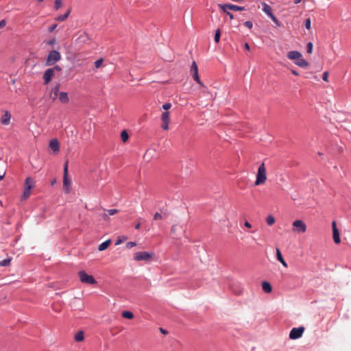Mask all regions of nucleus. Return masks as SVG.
<instances>
[{
    "label": "nucleus",
    "mask_w": 351,
    "mask_h": 351,
    "mask_svg": "<svg viewBox=\"0 0 351 351\" xmlns=\"http://www.w3.org/2000/svg\"><path fill=\"white\" fill-rule=\"evenodd\" d=\"M267 180V173L265 163L263 162L258 169L255 185L263 184Z\"/></svg>",
    "instance_id": "obj_1"
},
{
    "label": "nucleus",
    "mask_w": 351,
    "mask_h": 351,
    "mask_svg": "<svg viewBox=\"0 0 351 351\" xmlns=\"http://www.w3.org/2000/svg\"><path fill=\"white\" fill-rule=\"evenodd\" d=\"M154 256L152 252H138L134 254V259L136 261L149 262Z\"/></svg>",
    "instance_id": "obj_2"
},
{
    "label": "nucleus",
    "mask_w": 351,
    "mask_h": 351,
    "mask_svg": "<svg viewBox=\"0 0 351 351\" xmlns=\"http://www.w3.org/2000/svg\"><path fill=\"white\" fill-rule=\"evenodd\" d=\"M71 181L68 176V161L64 165L63 189L66 193L71 191Z\"/></svg>",
    "instance_id": "obj_3"
},
{
    "label": "nucleus",
    "mask_w": 351,
    "mask_h": 351,
    "mask_svg": "<svg viewBox=\"0 0 351 351\" xmlns=\"http://www.w3.org/2000/svg\"><path fill=\"white\" fill-rule=\"evenodd\" d=\"M61 59L60 53L56 50L51 51L47 58L46 65L51 66Z\"/></svg>",
    "instance_id": "obj_4"
},
{
    "label": "nucleus",
    "mask_w": 351,
    "mask_h": 351,
    "mask_svg": "<svg viewBox=\"0 0 351 351\" xmlns=\"http://www.w3.org/2000/svg\"><path fill=\"white\" fill-rule=\"evenodd\" d=\"M263 11L272 20V21L278 27L281 25L278 19L272 13L271 8L265 2H262Z\"/></svg>",
    "instance_id": "obj_5"
},
{
    "label": "nucleus",
    "mask_w": 351,
    "mask_h": 351,
    "mask_svg": "<svg viewBox=\"0 0 351 351\" xmlns=\"http://www.w3.org/2000/svg\"><path fill=\"white\" fill-rule=\"evenodd\" d=\"M292 226H293L292 230L294 232L302 234L306 231V228H307L306 225L305 224V223L303 221H302L300 219L294 221L292 223Z\"/></svg>",
    "instance_id": "obj_6"
},
{
    "label": "nucleus",
    "mask_w": 351,
    "mask_h": 351,
    "mask_svg": "<svg viewBox=\"0 0 351 351\" xmlns=\"http://www.w3.org/2000/svg\"><path fill=\"white\" fill-rule=\"evenodd\" d=\"M78 274H79V278L80 279V281L83 283L88 284V285H94L97 282L93 276L88 275L84 271H79Z\"/></svg>",
    "instance_id": "obj_7"
},
{
    "label": "nucleus",
    "mask_w": 351,
    "mask_h": 351,
    "mask_svg": "<svg viewBox=\"0 0 351 351\" xmlns=\"http://www.w3.org/2000/svg\"><path fill=\"white\" fill-rule=\"evenodd\" d=\"M304 331V328L303 326L293 328L290 331L289 338L291 339H297L302 336Z\"/></svg>",
    "instance_id": "obj_8"
},
{
    "label": "nucleus",
    "mask_w": 351,
    "mask_h": 351,
    "mask_svg": "<svg viewBox=\"0 0 351 351\" xmlns=\"http://www.w3.org/2000/svg\"><path fill=\"white\" fill-rule=\"evenodd\" d=\"M191 73L194 80H195L199 84H202V82L198 75L197 65L195 61L192 62L191 67Z\"/></svg>",
    "instance_id": "obj_9"
},
{
    "label": "nucleus",
    "mask_w": 351,
    "mask_h": 351,
    "mask_svg": "<svg viewBox=\"0 0 351 351\" xmlns=\"http://www.w3.org/2000/svg\"><path fill=\"white\" fill-rule=\"evenodd\" d=\"M161 120L162 121V123L161 125L162 128L165 130H168L169 129V123L170 121L169 112H162V114L161 115Z\"/></svg>",
    "instance_id": "obj_10"
},
{
    "label": "nucleus",
    "mask_w": 351,
    "mask_h": 351,
    "mask_svg": "<svg viewBox=\"0 0 351 351\" xmlns=\"http://www.w3.org/2000/svg\"><path fill=\"white\" fill-rule=\"evenodd\" d=\"M332 237L334 242L335 243H339L341 242L339 232L337 228L336 222L332 221Z\"/></svg>",
    "instance_id": "obj_11"
},
{
    "label": "nucleus",
    "mask_w": 351,
    "mask_h": 351,
    "mask_svg": "<svg viewBox=\"0 0 351 351\" xmlns=\"http://www.w3.org/2000/svg\"><path fill=\"white\" fill-rule=\"evenodd\" d=\"M90 40V37L88 34L85 32H83L80 34L78 36L76 42L80 45H84L87 43Z\"/></svg>",
    "instance_id": "obj_12"
},
{
    "label": "nucleus",
    "mask_w": 351,
    "mask_h": 351,
    "mask_svg": "<svg viewBox=\"0 0 351 351\" xmlns=\"http://www.w3.org/2000/svg\"><path fill=\"white\" fill-rule=\"evenodd\" d=\"M53 75L54 73L53 71V69L50 68L47 69L43 74L44 84H47L51 80V78L53 76Z\"/></svg>",
    "instance_id": "obj_13"
},
{
    "label": "nucleus",
    "mask_w": 351,
    "mask_h": 351,
    "mask_svg": "<svg viewBox=\"0 0 351 351\" xmlns=\"http://www.w3.org/2000/svg\"><path fill=\"white\" fill-rule=\"evenodd\" d=\"M302 57L301 53L298 51H291L287 53V58L290 60L297 61Z\"/></svg>",
    "instance_id": "obj_14"
},
{
    "label": "nucleus",
    "mask_w": 351,
    "mask_h": 351,
    "mask_svg": "<svg viewBox=\"0 0 351 351\" xmlns=\"http://www.w3.org/2000/svg\"><path fill=\"white\" fill-rule=\"evenodd\" d=\"M60 84H57L51 90V93H50V97L53 99V100H55L58 98L59 94H60Z\"/></svg>",
    "instance_id": "obj_15"
},
{
    "label": "nucleus",
    "mask_w": 351,
    "mask_h": 351,
    "mask_svg": "<svg viewBox=\"0 0 351 351\" xmlns=\"http://www.w3.org/2000/svg\"><path fill=\"white\" fill-rule=\"evenodd\" d=\"M49 147L54 153H58L60 150L59 142L57 139H52L49 142Z\"/></svg>",
    "instance_id": "obj_16"
},
{
    "label": "nucleus",
    "mask_w": 351,
    "mask_h": 351,
    "mask_svg": "<svg viewBox=\"0 0 351 351\" xmlns=\"http://www.w3.org/2000/svg\"><path fill=\"white\" fill-rule=\"evenodd\" d=\"M58 97L59 101L62 104H66L69 101L68 93L66 92H60Z\"/></svg>",
    "instance_id": "obj_17"
},
{
    "label": "nucleus",
    "mask_w": 351,
    "mask_h": 351,
    "mask_svg": "<svg viewBox=\"0 0 351 351\" xmlns=\"http://www.w3.org/2000/svg\"><path fill=\"white\" fill-rule=\"evenodd\" d=\"M11 114L8 111H5L4 114L1 118V123L3 125H8L10 123Z\"/></svg>",
    "instance_id": "obj_18"
},
{
    "label": "nucleus",
    "mask_w": 351,
    "mask_h": 351,
    "mask_svg": "<svg viewBox=\"0 0 351 351\" xmlns=\"http://www.w3.org/2000/svg\"><path fill=\"white\" fill-rule=\"evenodd\" d=\"M218 7L223 12H229L228 10H232L233 4L230 3H225V4H219Z\"/></svg>",
    "instance_id": "obj_19"
},
{
    "label": "nucleus",
    "mask_w": 351,
    "mask_h": 351,
    "mask_svg": "<svg viewBox=\"0 0 351 351\" xmlns=\"http://www.w3.org/2000/svg\"><path fill=\"white\" fill-rule=\"evenodd\" d=\"M295 64L302 68H306L308 66V62L302 57L300 58L298 60L295 61Z\"/></svg>",
    "instance_id": "obj_20"
},
{
    "label": "nucleus",
    "mask_w": 351,
    "mask_h": 351,
    "mask_svg": "<svg viewBox=\"0 0 351 351\" xmlns=\"http://www.w3.org/2000/svg\"><path fill=\"white\" fill-rule=\"evenodd\" d=\"M276 258H277L278 261H280L285 267H288L287 263L284 260V258L282 256V254L278 248L276 249Z\"/></svg>",
    "instance_id": "obj_21"
},
{
    "label": "nucleus",
    "mask_w": 351,
    "mask_h": 351,
    "mask_svg": "<svg viewBox=\"0 0 351 351\" xmlns=\"http://www.w3.org/2000/svg\"><path fill=\"white\" fill-rule=\"evenodd\" d=\"M262 288L265 293H271L272 291L271 284L266 281L262 283Z\"/></svg>",
    "instance_id": "obj_22"
},
{
    "label": "nucleus",
    "mask_w": 351,
    "mask_h": 351,
    "mask_svg": "<svg viewBox=\"0 0 351 351\" xmlns=\"http://www.w3.org/2000/svg\"><path fill=\"white\" fill-rule=\"evenodd\" d=\"M110 243V240H107V241H104L103 243H101L99 245L98 250L99 251H104V250H105L106 249L108 248V247L109 246Z\"/></svg>",
    "instance_id": "obj_23"
},
{
    "label": "nucleus",
    "mask_w": 351,
    "mask_h": 351,
    "mask_svg": "<svg viewBox=\"0 0 351 351\" xmlns=\"http://www.w3.org/2000/svg\"><path fill=\"white\" fill-rule=\"evenodd\" d=\"M31 189L32 186L25 187L23 195L21 196L22 199H26L29 197Z\"/></svg>",
    "instance_id": "obj_24"
},
{
    "label": "nucleus",
    "mask_w": 351,
    "mask_h": 351,
    "mask_svg": "<svg viewBox=\"0 0 351 351\" xmlns=\"http://www.w3.org/2000/svg\"><path fill=\"white\" fill-rule=\"evenodd\" d=\"M75 340L77 342L82 341L84 340V332L83 331H79L75 335Z\"/></svg>",
    "instance_id": "obj_25"
},
{
    "label": "nucleus",
    "mask_w": 351,
    "mask_h": 351,
    "mask_svg": "<svg viewBox=\"0 0 351 351\" xmlns=\"http://www.w3.org/2000/svg\"><path fill=\"white\" fill-rule=\"evenodd\" d=\"M178 230H182V228L180 226H178L176 224L172 226L171 228V234H174V235H177L178 234Z\"/></svg>",
    "instance_id": "obj_26"
},
{
    "label": "nucleus",
    "mask_w": 351,
    "mask_h": 351,
    "mask_svg": "<svg viewBox=\"0 0 351 351\" xmlns=\"http://www.w3.org/2000/svg\"><path fill=\"white\" fill-rule=\"evenodd\" d=\"M69 14H70V11L69 10L64 14H62V15L58 16L56 18V20L58 21H63L66 20L68 18Z\"/></svg>",
    "instance_id": "obj_27"
},
{
    "label": "nucleus",
    "mask_w": 351,
    "mask_h": 351,
    "mask_svg": "<svg viewBox=\"0 0 351 351\" xmlns=\"http://www.w3.org/2000/svg\"><path fill=\"white\" fill-rule=\"evenodd\" d=\"M121 140L123 143H125L128 138H129V135H128V133L126 130H123L121 133Z\"/></svg>",
    "instance_id": "obj_28"
},
{
    "label": "nucleus",
    "mask_w": 351,
    "mask_h": 351,
    "mask_svg": "<svg viewBox=\"0 0 351 351\" xmlns=\"http://www.w3.org/2000/svg\"><path fill=\"white\" fill-rule=\"evenodd\" d=\"M127 239H128V237L125 236L118 237L115 241V245H118L125 242Z\"/></svg>",
    "instance_id": "obj_29"
},
{
    "label": "nucleus",
    "mask_w": 351,
    "mask_h": 351,
    "mask_svg": "<svg viewBox=\"0 0 351 351\" xmlns=\"http://www.w3.org/2000/svg\"><path fill=\"white\" fill-rule=\"evenodd\" d=\"M266 222L269 226H272L275 223V218L272 215H268L266 218Z\"/></svg>",
    "instance_id": "obj_30"
},
{
    "label": "nucleus",
    "mask_w": 351,
    "mask_h": 351,
    "mask_svg": "<svg viewBox=\"0 0 351 351\" xmlns=\"http://www.w3.org/2000/svg\"><path fill=\"white\" fill-rule=\"evenodd\" d=\"M220 36H221V31H220V29H217L215 31V38H214L215 42L216 43H218L219 42Z\"/></svg>",
    "instance_id": "obj_31"
},
{
    "label": "nucleus",
    "mask_w": 351,
    "mask_h": 351,
    "mask_svg": "<svg viewBox=\"0 0 351 351\" xmlns=\"http://www.w3.org/2000/svg\"><path fill=\"white\" fill-rule=\"evenodd\" d=\"M11 258H8L0 261V266H8L10 263Z\"/></svg>",
    "instance_id": "obj_32"
},
{
    "label": "nucleus",
    "mask_w": 351,
    "mask_h": 351,
    "mask_svg": "<svg viewBox=\"0 0 351 351\" xmlns=\"http://www.w3.org/2000/svg\"><path fill=\"white\" fill-rule=\"evenodd\" d=\"M122 316L124 318L132 319V311H123L122 313Z\"/></svg>",
    "instance_id": "obj_33"
},
{
    "label": "nucleus",
    "mask_w": 351,
    "mask_h": 351,
    "mask_svg": "<svg viewBox=\"0 0 351 351\" xmlns=\"http://www.w3.org/2000/svg\"><path fill=\"white\" fill-rule=\"evenodd\" d=\"M313 45L311 42H309L307 43L306 45V51L308 53H312L313 52Z\"/></svg>",
    "instance_id": "obj_34"
},
{
    "label": "nucleus",
    "mask_w": 351,
    "mask_h": 351,
    "mask_svg": "<svg viewBox=\"0 0 351 351\" xmlns=\"http://www.w3.org/2000/svg\"><path fill=\"white\" fill-rule=\"evenodd\" d=\"M62 0H55L54 9L58 10L62 6Z\"/></svg>",
    "instance_id": "obj_35"
},
{
    "label": "nucleus",
    "mask_w": 351,
    "mask_h": 351,
    "mask_svg": "<svg viewBox=\"0 0 351 351\" xmlns=\"http://www.w3.org/2000/svg\"><path fill=\"white\" fill-rule=\"evenodd\" d=\"M32 183H33V181L30 178H27L25 179V187L32 186V188L33 187Z\"/></svg>",
    "instance_id": "obj_36"
},
{
    "label": "nucleus",
    "mask_w": 351,
    "mask_h": 351,
    "mask_svg": "<svg viewBox=\"0 0 351 351\" xmlns=\"http://www.w3.org/2000/svg\"><path fill=\"white\" fill-rule=\"evenodd\" d=\"M104 62V60L102 58H100L97 60H96L95 62H94V65L96 68H99L101 66V65Z\"/></svg>",
    "instance_id": "obj_37"
},
{
    "label": "nucleus",
    "mask_w": 351,
    "mask_h": 351,
    "mask_svg": "<svg viewBox=\"0 0 351 351\" xmlns=\"http://www.w3.org/2000/svg\"><path fill=\"white\" fill-rule=\"evenodd\" d=\"M311 21L309 18L306 19L304 22V26L307 29H311Z\"/></svg>",
    "instance_id": "obj_38"
},
{
    "label": "nucleus",
    "mask_w": 351,
    "mask_h": 351,
    "mask_svg": "<svg viewBox=\"0 0 351 351\" xmlns=\"http://www.w3.org/2000/svg\"><path fill=\"white\" fill-rule=\"evenodd\" d=\"M245 10V9L244 7H241V6L236 5L233 4V7H232L233 11H242V10Z\"/></svg>",
    "instance_id": "obj_39"
},
{
    "label": "nucleus",
    "mask_w": 351,
    "mask_h": 351,
    "mask_svg": "<svg viewBox=\"0 0 351 351\" xmlns=\"http://www.w3.org/2000/svg\"><path fill=\"white\" fill-rule=\"evenodd\" d=\"M244 25L245 27H247L249 29H252L253 27V24L252 21H247L244 23Z\"/></svg>",
    "instance_id": "obj_40"
},
{
    "label": "nucleus",
    "mask_w": 351,
    "mask_h": 351,
    "mask_svg": "<svg viewBox=\"0 0 351 351\" xmlns=\"http://www.w3.org/2000/svg\"><path fill=\"white\" fill-rule=\"evenodd\" d=\"M328 71H325L324 73H323V76H322V79L323 80H324L325 82H328Z\"/></svg>",
    "instance_id": "obj_41"
},
{
    "label": "nucleus",
    "mask_w": 351,
    "mask_h": 351,
    "mask_svg": "<svg viewBox=\"0 0 351 351\" xmlns=\"http://www.w3.org/2000/svg\"><path fill=\"white\" fill-rule=\"evenodd\" d=\"M154 219L155 220H160V219H162V216L160 213H156L154 216Z\"/></svg>",
    "instance_id": "obj_42"
},
{
    "label": "nucleus",
    "mask_w": 351,
    "mask_h": 351,
    "mask_svg": "<svg viewBox=\"0 0 351 351\" xmlns=\"http://www.w3.org/2000/svg\"><path fill=\"white\" fill-rule=\"evenodd\" d=\"M58 25L57 24H53L51 26H50L49 28H48V32L51 33L52 32H53L56 28L57 27Z\"/></svg>",
    "instance_id": "obj_43"
},
{
    "label": "nucleus",
    "mask_w": 351,
    "mask_h": 351,
    "mask_svg": "<svg viewBox=\"0 0 351 351\" xmlns=\"http://www.w3.org/2000/svg\"><path fill=\"white\" fill-rule=\"evenodd\" d=\"M108 212V215H113L115 213H117V209H109L106 210Z\"/></svg>",
    "instance_id": "obj_44"
},
{
    "label": "nucleus",
    "mask_w": 351,
    "mask_h": 351,
    "mask_svg": "<svg viewBox=\"0 0 351 351\" xmlns=\"http://www.w3.org/2000/svg\"><path fill=\"white\" fill-rule=\"evenodd\" d=\"M171 107V104L170 103H165V104H163L162 106V108L165 110H169L170 108Z\"/></svg>",
    "instance_id": "obj_45"
},
{
    "label": "nucleus",
    "mask_w": 351,
    "mask_h": 351,
    "mask_svg": "<svg viewBox=\"0 0 351 351\" xmlns=\"http://www.w3.org/2000/svg\"><path fill=\"white\" fill-rule=\"evenodd\" d=\"M51 69H53V73H55V71H62V68L58 65H56Z\"/></svg>",
    "instance_id": "obj_46"
},
{
    "label": "nucleus",
    "mask_w": 351,
    "mask_h": 351,
    "mask_svg": "<svg viewBox=\"0 0 351 351\" xmlns=\"http://www.w3.org/2000/svg\"><path fill=\"white\" fill-rule=\"evenodd\" d=\"M6 24V22L5 20L0 21V28L3 27Z\"/></svg>",
    "instance_id": "obj_47"
},
{
    "label": "nucleus",
    "mask_w": 351,
    "mask_h": 351,
    "mask_svg": "<svg viewBox=\"0 0 351 351\" xmlns=\"http://www.w3.org/2000/svg\"><path fill=\"white\" fill-rule=\"evenodd\" d=\"M225 13L229 16L230 19L232 20V19H234V16H233V14L231 12H225Z\"/></svg>",
    "instance_id": "obj_48"
},
{
    "label": "nucleus",
    "mask_w": 351,
    "mask_h": 351,
    "mask_svg": "<svg viewBox=\"0 0 351 351\" xmlns=\"http://www.w3.org/2000/svg\"><path fill=\"white\" fill-rule=\"evenodd\" d=\"M244 226L247 228H250L252 227V225L247 221H245Z\"/></svg>",
    "instance_id": "obj_49"
},
{
    "label": "nucleus",
    "mask_w": 351,
    "mask_h": 351,
    "mask_svg": "<svg viewBox=\"0 0 351 351\" xmlns=\"http://www.w3.org/2000/svg\"><path fill=\"white\" fill-rule=\"evenodd\" d=\"M141 221L137 222L135 224V226H134L135 229L138 230L140 228V227H141Z\"/></svg>",
    "instance_id": "obj_50"
},
{
    "label": "nucleus",
    "mask_w": 351,
    "mask_h": 351,
    "mask_svg": "<svg viewBox=\"0 0 351 351\" xmlns=\"http://www.w3.org/2000/svg\"><path fill=\"white\" fill-rule=\"evenodd\" d=\"M244 48L247 50V51H250V45H248V43H245L244 44Z\"/></svg>",
    "instance_id": "obj_51"
},
{
    "label": "nucleus",
    "mask_w": 351,
    "mask_h": 351,
    "mask_svg": "<svg viewBox=\"0 0 351 351\" xmlns=\"http://www.w3.org/2000/svg\"><path fill=\"white\" fill-rule=\"evenodd\" d=\"M55 42H56V39L53 38V39L48 41L47 44L49 45H53L55 43Z\"/></svg>",
    "instance_id": "obj_52"
},
{
    "label": "nucleus",
    "mask_w": 351,
    "mask_h": 351,
    "mask_svg": "<svg viewBox=\"0 0 351 351\" xmlns=\"http://www.w3.org/2000/svg\"><path fill=\"white\" fill-rule=\"evenodd\" d=\"M126 247L129 249L132 248V241H129L127 243Z\"/></svg>",
    "instance_id": "obj_53"
},
{
    "label": "nucleus",
    "mask_w": 351,
    "mask_h": 351,
    "mask_svg": "<svg viewBox=\"0 0 351 351\" xmlns=\"http://www.w3.org/2000/svg\"><path fill=\"white\" fill-rule=\"evenodd\" d=\"M160 332H161L162 334H164V335L167 334V331L166 330H165V329L162 328H160Z\"/></svg>",
    "instance_id": "obj_54"
},
{
    "label": "nucleus",
    "mask_w": 351,
    "mask_h": 351,
    "mask_svg": "<svg viewBox=\"0 0 351 351\" xmlns=\"http://www.w3.org/2000/svg\"><path fill=\"white\" fill-rule=\"evenodd\" d=\"M291 73L296 76L299 75V73L295 70H291Z\"/></svg>",
    "instance_id": "obj_55"
},
{
    "label": "nucleus",
    "mask_w": 351,
    "mask_h": 351,
    "mask_svg": "<svg viewBox=\"0 0 351 351\" xmlns=\"http://www.w3.org/2000/svg\"><path fill=\"white\" fill-rule=\"evenodd\" d=\"M302 0H295V1H294V3H295V4H298V3H300V2H302Z\"/></svg>",
    "instance_id": "obj_56"
},
{
    "label": "nucleus",
    "mask_w": 351,
    "mask_h": 351,
    "mask_svg": "<svg viewBox=\"0 0 351 351\" xmlns=\"http://www.w3.org/2000/svg\"><path fill=\"white\" fill-rule=\"evenodd\" d=\"M3 177H4V174L2 176H0V180H1L3 178Z\"/></svg>",
    "instance_id": "obj_57"
},
{
    "label": "nucleus",
    "mask_w": 351,
    "mask_h": 351,
    "mask_svg": "<svg viewBox=\"0 0 351 351\" xmlns=\"http://www.w3.org/2000/svg\"><path fill=\"white\" fill-rule=\"evenodd\" d=\"M132 245H133V247H134V246H135L136 244V243L133 242V243H132Z\"/></svg>",
    "instance_id": "obj_58"
},
{
    "label": "nucleus",
    "mask_w": 351,
    "mask_h": 351,
    "mask_svg": "<svg viewBox=\"0 0 351 351\" xmlns=\"http://www.w3.org/2000/svg\"><path fill=\"white\" fill-rule=\"evenodd\" d=\"M44 1V0H37V1H38V2H42V1Z\"/></svg>",
    "instance_id": "obj_59"
}]
</instances>
